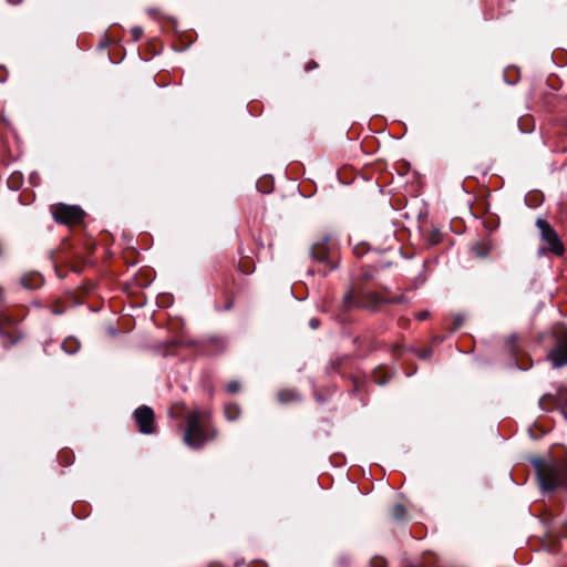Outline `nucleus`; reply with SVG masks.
Here are the masks:
<instances>
[{"label": "nucleus", "mask_w": 567, "mask_h": 567, "mask_svg": "<svg viewBox=\"0 0 567 567\" xmlns=\"http://www.w3.org/2000/svg\"><path fill=\"white\" fill-rule=\"evenodd\" d=\"M454 327L453 330H457L463 324V317L461 315H455L453 318Z\"/></svg>", "instance_id": "nucleus-18"}, {"label": "nucleus", "mask_w": 567, "mask_h": 567, "mask_svg": "<svg viewBox=\"0 0 567 567\" xmlns=\"http://www.w3.org/2000/svg\"><path fill=\"white\" fill-rule=\"evenodd\" d=\"M491 249V244L487 241L476 243L472 248L473 252L480 258H486L489 255Z\"/></svg>", "instance_id": "nucleus-10"}, {"label": "nucleus", "mask_w": 567, "mask_h": 567, "mask_svg": "<svg viewBox=\"0 0 567 567\" xmlns=\"http://www.w3.org/2000/svg\"><path fill=\"white\" fill-rule=\"evenodd\" d=\"M135 421L143 434H152L154 432V412L150 406L142 405L134 412Z\"/></svg>", "instance_id": "nucleus-8"}, {"label": "nucleus", "mask_w": 567, "mask_h": 567, "mask_svg": "<svg viewBox=\"0 0 567 567\" xmlns=\"http://www.w3.org/2000/svg\"><path fill=\"white\" fill-rule=\"evenodd\" d=\"M543 489L553 491L556 487L567 489V457L561 461L537 458L533 461Z\"/></svg>", "instance_id": "nucleus-2"}, {"label": "nucleus", "mask_w": 567, "mask_h": 567, "mask_svg": "<svg viewBox=\"0 0 567 567\" xmlns=\"http://www.w3.org/2000/svg\"><path fill=\"white\" fill-rule=\"evenodd\" d=\"M431 353H432V351L429 349V350H425L420 357L422 359H427L431 357Z\"/></svg>", "instance_id": "nucleus-22"}, {"label": "nucleus", "mask_w": 567, "mask_h": 567, "mask_svg": "<svg viewBox=\"0 0 567 567\" xmlns=\"http://www.w3.org/2000/svg\"><path fill=\"white\" fill-rule=\"evenodd\" d=\"M319 320L316 319V318H312L310 321H309V324L312 329H317L319 327Z\"/></svg>", "instance_id": "nucleus-21"}, {"label": "nucleus", "mask_w": 567, "mask_h": 567, "mask_svg": "<svg viewBox=\"0 0 567 567\" xmlns=\"http://www.w3.org/2000/svg\"><path fill=\"white\" fill-rule=\"evenodd\" d=\"M83 210L79 206L60 204L53 213L54 219L60 224L75 225L82 221Z\"/></svg>", "instance_id": "nucleus-6"}, {"label": "nucleus", "mask_w": 567, "mask_h": 567, "mask_svg": "<svg viewBox=\"0 0 567 567\" xmlns=\"http://www.w3.org/2000/svg\"><path fill=\"white\" fill-rule=\"evenodd\" d=\"M384 305V298L371 290L354 291L349 289L342 297L337 319L346 322L344 313L353 309L378 311Z\"/></svg>", "instance_id": "nucleus-3"}, {"label": "nucleus", "mask_w": 567, "mask_h": 567, "mask_svg": "<svg viewBox=\"0 0 567 567\" xmlns=\"http://www.w3.org/2000/svg\"><path fill=\"white\" fill-rule=\"evenodd\" d=\"M331 250L330 237L323 236L320 240L316 241L311 247V257L313 260L326 264L329 266V269L334 268V266L329 260V255Z\"/></svg>", "instance_id": "nucleus-7"}, {"label": "nucleus", "mask_w": 567, "mask_h": 567, "mask_svg": "<svg viewBox=\"0 0 567 567\" xmlns=\"http://www.w3.org/2000/svg\"><path fill=\"white\" fill-rule=\"evenodd\" d=\"M430 316V312L427 310H423L416 315L417 320H425Z\"/></svg>", "instance_id": "nucleus-20"}, {"label": "nucleus", "mask_w": 567, "mask_h": 567, "mask_svg": "<svg viewBox=\"0 0 567 567\" xmlns=\"http://www.w3.org/2000/svg\"><path fill=\"white\" fill-rule=\"evenodd\" d=\"M131 33L133 35V39L135 41H137L141 39L142 34H143V29L141 27H134V28H132Z\"/></svg>", "instance_id": "nucleus-17"}, {"label": "nucleus", "mask_w": 567, "mask_h": 567, "mask_svg": "<svg viewBox=\"0 0 567 567\" xmlns=\"http://www.w3.org/2000/svg\"><path fill=\"white\" fill-rule=\"evenodd\" d=\"M21 284L27 289H37L42 286V276L38 272L25 274L21 278Z\"/></svg>", "instance_id": "nucleus-9"}, {"label": "nucleus", "mask_w": 567, "mask_h": 567, "mask_svg": "<svg viewBox=\"0 0 567 567\" xmlns=\"http://www.w3.org/2000/svg\"><path fill=\"white\" fill-rule=\"evenodd\" d=\"M2 299V290L0 289V300Z\"/></svg>", "instance_id": "nucleus-27"}, {"label": "nucleus", "mask_w": 567, "mask_h": 567, "mask_svg": "<svg viewBox=\"0 0 567 567\" xmlns=\"http://www.w3.org/2000/svg\"><path fill=\"white\" fill-rule=\"evenodd\" d=\"M53 313H55V315H60V313H61V311H59V309H55V310L53 311Z\"/></svg>", "instance_id": "nucleus-26"}, {"label": "nucleus", "mask_w": 567, "mask_h": 567, "mask_svg": "<svg viewBox=\"0 0 567 567\" xmlns=\"http://www.w3.org/2000/svg\"><path fill=\"white\" fill-rule=\"evenodd\" d=\"M316 66H317V64H316V63H310V66H307V70L312 69V68H316Z\"/></svg>", "instance_id": "nucleus-24"}, {"label": "nucleus", "mask_w": 567, "mask_h": 567, "mask_svg": "<svg viewBox=\"0 0 567 567\" xmlns=\"http://www.w3.org/2000/svg\"><path fill=\"white\" fill-rule=\"evenodd\" d=\"M210 413L204 410H193L186 416L184 443L192 449H200L206 442L217 436V430L209 424Z\"/></svg>", "instance_id": "nucleus-1"}, {"label": "nucleus", "mask_w": 567, "mask_h": 567, "mask_svg": "<svg viewBox=\"0 0 567 567\" xmlns=\"http://www.w3.org/2000/svg\"><path fill=\"white\" fill-rule=\"evenodd\" d=\"M62 349L69 354H74L80 349V342L78 339L69 337L63 341Z\"/></svg>", "instance_id": "nucleus-11"}, {"label": "nucleus", "mask_w": 567, "mask_h": 567, "mask_svg": "<svg viewBox=\"0 0 567 567\" xmlns=\"http://www.w3.org/2000/svg\"><path fill=\"white\" fill-rule=\"evenodd\" d=\"M405 515H406V511L403 505L398 504L392 508V517L394 519H398V520L404 519Z\"/></svg>", "instance_id": "nucleus-14"}, {"label": "nucleus", "mask_w": 567, "mask_h": 567, "mask_svg": "<svg viewBox=\"0 0 567 567\" xmlns=\"http://www.w3.org/2000/svg\"><path fill=\"white\" fill-rule=\"evenodd\" d=\"M386 563L381 557H375L372 559V567H385Z\"/></svg>", "instance_id": "nucleus-19"}, {"label": "nucleus", "mask_w": 567, "mask_h": 567, "mask_svg": "<svg viewBox=\"0 0 567 567\" xmlns=\"http://www.w3.org/2000/svg\"><path fill=\"white\" fill-rule=\"evenodd\" d=\"M547 359L554 368L567 364V328L553 333V346L548 351Z\"/></svg>", "instance_id": "nucleus-4"}, {"label": "nucleus", "mask_w": 567, "mask_h": 567, "mask_svg": "<svg viewBox=\"0 0 567 567\" xmlns=\"http://www.w3.org/2000/svg\"><path fill=\"white\" fill-rule=\"evenodd\" d=\"M240 389V384L238 381H230L228 384H227V391L229 393H237Z\"/></svg>", "instance_id": "nucleus-16"}, {"label": "nucleus", "mask_w": 567, "mask_h": 567, "mask_svg": "<svg viewBox=\"0 0 567 567\" xmlns=\"http://www.w3.org/2000/svg\"><path fill=\"white\" fill-rule=\"evenodd\" d=\"M549 398H550L549 395H544L543 398H540V400H539V405H540L543 409H545V405H544V404H545L546 400H547V399H549Z\"/></svg>", "instance_id": "nucleus-23"}, {"label": "nucleus", "mask_w": 567, "mask_h": 567, "mask_svg": "<svg viewBox=\"0 0 567 567\" xmlns=\"http://www.w3.org/2000/svg\"><path fill=\"white\" fill-rule=\"evenodd\" d=\"M536 226L540 231L542 239L547 243V249L557 256H561L564 254V245L556 230L543 218L536 220Z\"/></svg>", "instance_id": "nucleus-5"}, {"label": "nucleus", "mask_w": 567, "mask_h": 567, "mask_svg": "<svg viewBox=\"0 0 567 567\" xmlns=\"http://www.w3.org/2000/svg\"><path fill=\"white\" fill-rule=\"evenodd\" d=\"M278 401L281 403H288L299 400V394L293 390H280L277 394Z\"/></svg>", "instance_id": "nucleus-12"}, {"label": "nucleus", "mask_w": 567, "mask_h": 567, "mask_svg": "<svg viewBox=\"0 0 567 567\" xmlns=\"http://www.w3.org/2000/svg\"><path fill=\"white\" fill-rule=\"evenodd\" d=\"M3 81H4V79H3V78H0V82H3Z\"/></svg>", "instance_id": "nucleus-28"}, {"label": "nucleus", "mask_w": 567, "mask_h": 567, "mask_svg": "<svg viewBox=\"0 0 567 567\" xmlns=\"http://www.w3.org/2000/svg\"><path fill=\"white\" fill-rule=\"evenodd\" d=\"M20 1L21 0H9V2L14 3V4L19 3Z\"/></svg>", "instance_id": "nucleus-25"}, {"label": "nucleus", "mask_w": 567, "mask_h": 567, "mask_svg": "<svg viewBox=\"0 0 567 567\" xmlns=\"http://www.w3.org/2000/svg\"><path fill=\"white\" fill-rule=\"evenodd\" d=\"M224 413L228 421H236L240 416V408L235 403H229L225 405Z\"/></svg>", "instance_id": "nucleus-13"}, {"label": "nucleus", "mask_w": 567, "mask_h": 567, "mask_svg": "<svg viewBox=\"0 0 567 567\" xmlns=\"http://www.w3.org/2000/svg\"><path fill=\"white\" fill-rule=\"evenodd\" d=\"M405 301H406V299L403 295L392 297V298H384V303H404Z\"/></svg>", "instance_id": "nucleus-15"}]
</instances>
